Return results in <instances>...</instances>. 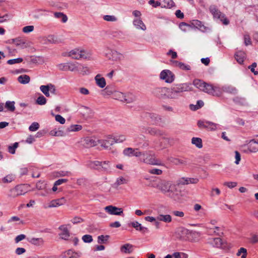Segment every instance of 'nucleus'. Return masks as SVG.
Masks as SVG:
<instances>
[{
  "label": "nucleus",
  "instance_id": "nucleus-1",
  "mask_svg": "<svg viewBox=\"0 0 258 258\" xmlns=\"http://www.w3.org/2000/svg\"><path fill=\"white\" fill-rule=\"evenodd\" d=\"M193 85L200 90L215 96L221 95L220 87L207 83L201 80L196 79L193 81Z\"/></svg>",
  "mask_w": 258,
  "mask_h": 258
},
{
  "label": "nucleus",
  "instance_id": "nucleus-2",
  "mask_svg": "<svg viewBox=\"0 0 258 258\" xmlns=\"http://www.w3.org/2000/svg\"><path fill=\"white\" fill-rule=\"evenodd\" d=\"M141 160L144 163L150 165H161V161L156 159L150 151H144V154H143V157H141Z\"/></svg>",
  "mask_w": 258,
  "mask_h": 258
},
{
  "label": "nucleus",
  "instance_id": "nucleus-3",
  "mask_svg": "<svg viewBox=\"0 0 258 258\" xmlns=\"http://www.w3.org/2000/svg\"><path fill=\"white\" fill-rule=\"evenodd\" d=\"M69 56L75 59H79L80 58L87 59L91 58V53L84 50L75 49L71 50L69 52Z\"/></svg>",
  "mask_w": 258,
  "mask_h": 258
},
{
  "label": "nucleus",
  "instance_id": "nucleus-4",
  "mask_svg": "<svg viewBox=\"0 0 258 258\" xmlns=\"http://www.w3.org/2000/svg\"><path fill=\"white\" fill-rule=\"evenodd\" d=\"M209 11L212 14L214 18L220 20L224 25L229 23V20L226 18L225 15L221 13L215 5H211L209 7Z\"/></svg>",
  "mask_w": 258,
  "mask_h": 258
},
{
  "label": "nucleus",
  "instance_id": "nucleus-5",
  "mask_svg": "<svg viewBox=\"0 0 258 258\" xmlns=\"http://www.w3.org/2000/svg\"><path fill=\"white\" fill-rule=\"evenodd\" d=\"M58 69L60 71H70L71 72H75L76 71H79L81 69L84 68V67L81 64L78 63H63L58 64L57 66Z\"/></svg>",
  "mask_w": 258,
  "mask_h": 258
},
{
  "label": "nucleus",
  "instance_id": "nucleus-6",
  "mask_svg": "<svg viewBox=\"0 0 258 258\" xmlns=\"http://www.w3.org/2000/svg\"><path fill=\"white\" fill-rule=\"evenodd\" d=\"M26 191L25 189V185L23 184L18 185L14 188L10 190L8 197L15 198L19 196L24 195Z\"/></svg>",
  "mask_w": 258,
  "mask_h": 258
},
{
  "label": "nucleus",
  "instance_id": "nucleus-7",
  "mask_svg": "<svg viewBox=\"0 0 258 258\" xmlns=\"http://www.w3.org/2000/svg\"><path fill=\"white\" fill-rule=\"evenodd\" d=\"M160 78L167 83H171L175 79V75L170 70H164L160 73Z\"/></svg>",
  "mask_w": 258,
  "mask_h": 258
},
{
  "label": "nucleus",
  "instance_id": "nucleus-8",
  "mask_svg": "<svg viewBox=\"0 0 258 258\" xmlns=\"http://www.w3.org/2000/svg\"><path fill=\"white\" fill-rule=\"evenodd\" d=\"M168 91L169 89L166 87H157L153 89L152 93L158 98L165 99Z\"/></svg>",
  "mask_w": 258,
  "mask_h": 258
},
{
  "label": "nucleus",
  "instance_id": "nucleus-9",
  "mask_svg": "<svg viewBox=\"0 0 258 258\" xmlns=\"http://www.w3.org/2000/svg\"><path fill=\"white\" fill-rule=\"evenodd\" d=\"M106 56L109 59L113 61H117L121 60L123 57V55L120 53L115 50L110 49L107 48L105 52Z\"/></svg>",
  "mask_w": 258,
  "mask_h": 258
},
{
  "label": "nucleus",
  "instance_id": "nucleus-10",
  "mask_svg": "<svg viewBox=\"0 0 258 258\" xmlns=\"http://www.w3.org/2000/svg\"><path fill=\"white\" fill-rule=\"evenodd\" d=\"M179 194L180 191L177 189V185L171 183L166 195L174 200L177 201L179 199Z\"/></svg>",
  "mask_w": 258,
  "mask_h": 258
},
{
  "label": "nucleus",
  "instance_id": "nucleus-11",
  "mask_svg": "<svg viewBox=\"0 0 258 258\" xmlns=\"http://www.w3.org/2000/svg\"><path fill=\"white\" fill-rule=\"evenodd\" d=\"M177 93L181 96V93L183 92L189 91L191 89V84L189 83H182L174 85L172 86Z\"/></svg>",
  "mask_w": 258,
  "mask_h": 258
},
{
  "label": "nucleus",
  "instance_id": "nucleus-12",
  "mask_svg": "<svg viewBox=\"0 0 258 258\" xmlns=\"http://www.w3.org/2000/svg\"><path fill=\"white\" fill-rule=\"evenodd\" d=\"M104 210L110 215L120 216L123 214V210L122 208H118L112 205L105 207Z\"/></svg>",
  "mask_w": 258,
  "mask_h": 258
},
{
  "label": "nucleus",
  "instance_id": "nucleus-13",
  "mask_svg": "<svg viewBox=\"0 0 258 258\" xmlns=\"http://www.w3.org/2000/svg\"><path fill=\"white\" fill-rule=\"evenodd\" d=\"M98 143L100 144L102 147L105 149H108L115 143L113 136L109 135L105 140H98Z\"/></svg>",
  "mask_w": 258,
  "mask_h": 258
},
{
  "label": "nucleus",
  "instance_id": "nucleus-14",
  "mask_svg": "<svg viewBox=\"0 0 258 258\" xmlns=\"http://www.w3.org/2000/svg\"><path fill=\"white\" fill-rule=\"evenodd\" d=\"M198 178L182 177L177 181L178 185H185L189 184H196L199 182Z\"/></svg>",
  "mask_w": 258,
  "mask_h": 258
},
{
  "label": "nucleus",
  "instance_id": "nucleus-15",
  "mask_svg": "<svg viewBox=\"0 0 258 258\" xmlns=\"http://www.w3.org/2000/svg\"><path fill=\"white\" fill-rule=\"evenodd\" d=\"M67 203V200L64 197L52 200L47 208H55L64 205Z\"/></svg>",
  "mask_w": 258,
  "mask_h": 258
},
{
  "label": "nucleus",
  "instance_id": "nucleus-16",
  "mask_svg": "<svg viewBox=\"0 0 258 258\" xmlns=\"http://www.w3.org/2000/svg\"><path fill=\"white\" fill-rule=\"evenodd\" d=\"M98 140H96L92 137H86L84 140V145L86 148H91L96 146Z\"/></svg>",
  "mask_w": 258,
  "mask_h": 258
},
{
  "label": "nucleus",
  "instance_id": "nucleus-17",
  "mask_svg": "<svg viewBox=\"0 0 258 258\" xmlns=\"http://www.w3.org/2000/svg\"><path fill=\"white\" fill-rule=\"evenodd\" d=\"M198 125L199 127L202 128H210L211 130H214L216 127L215 123L210 121H204L202 120H199L198 122Z\"/></svg>",
  "mask_w": 258,
  "mask_h": 258
},
{
  "label": "nucleus",
  "instance_id": "nucleus-18",
  "mask_svg": "<svg viewBox=\"0 0 258 258\" xmlns=\"http://www.w3.org/2000/svg\"><path fill=\"white\" fill-rule=\"evenodd\" d=\"M86 165L91 169L101 170V162L98 161H89L87 162Z\"/></svg>",
  "mask_w": 258,
  "mask_h": 258
},
{
  "label": "nucleus",
  "instance_id": "nucleus-19",
  "mask_svg": "<svg viewBox=\"0 0 258 258\" xmlns=\"http://www.w3.org/2000/svg\"><path fill=\"white\" fill-rule=\"evenodd\" d=\"M220 89L221 90V94L223 92H224L231 94L232 95H235L238 92L237 89L235 87L231 86H225L222 87V88H220Z\"/></svg>",
  "mask_w": 258,
  "mask_h": 258
},
{
  "label": "nucleus",
  "instance_id": "nucleus-20",
  "mask_svg": "<svg viewBox=\"0 0 258 258\" xmlns=\"http://www.w3.org/2000/svg\"><path fill=\"white\" fill-rule=\"evenodd\" d=\"M133 247L131 244L125 243L120 246V250L122 253L130 254L133 251Z\"/></svg>",
  "mask_w": 258,
  "mask_h": 258
},
{
  "label": "nucleus",
  "instance_id": "nucleus-21",
  "mask_svg": "<svg viewBox=\"0 0 258 258\" xmlns=\"http://www.w3.org/2000/svg\"><path fill=\"white\" fill-rule=\"evenodd\" d=\"M190 25V27L193 26L203 31L206 29V27L203 24L202 22L198 20H193Z\"/></svg>",
  "mask_w": 258,
  "mask_h": 258
},
{
  "label": "nucleus",
  "instance_id": "nucleus-22",
  "mask_svg": "<svg viewBox=\"0 0 258 258\" xmlns=\"http://www.w3.org/2000/svg\"><path fill=\"white\" fill-rule=\"evenodd\" d=\"M59 229L61 230L62 231L59 234L61 237V238L64 240L68 239V238L70 237V232L67 227H65L64 225H61L59 226Z\"/></svg>",
  "mask_w": 258,
  "mask_h": 258
},
{
  "label": "nucleus",
  "instance_id": "nucleus-23",
  "mask_svg": "<svg viewBox=\"0 0 258 258\" xmlns=\"http://www.w3.org/2000/svg\"><path fill=\"white\" fill-rule=\"evenodd\" d=\"M209 243L213 246L216 247H222V246L224 244L222 239L219 237L210 239Z\"/></svg>",
  "mask_w": 258,
  "mask_h": 258
},
{
  "label": "nucleus",
  "instance_id": "nucleus-24",
  "mask_svg": "<svg viewBox=\"0 0 258 258\" xmlns=\"http://www.w3.org/2000/svg\"><path fill=\"white\" fill-rule=\"evenodd\" d=\"M156 219L165 223H170L172 221V218L170 215L158 214L156 217Z\"/></svg>",
  "mask_w": 258,
  "mask_h": 258
},
{
  "label": "nucleus",
  "instance_id": "nucleus-25",
  "mask_svg": "<svg viewBox=\"0 0 258 258\" xmlns=\"http://www.w3.org/2000/svg\"><path fill=\"white\" fill-rule=\"evenodd\" d=\"M234 57L239 63L242 64L244 61L245 54L243 51H238L235 53Z\"/></svg>",
  "mask_w": 258,
  "mask_h": 258
},
{
  "label": "nucleus",
  "instance_id": "nucleus-26",
  "mask_svg": "<svg viewBox=\"0 0 258 258\" xmlns=\"http://www.w3.org/2000/svg\"><path fill=\"white\" fill-rule=\"evenodd\" d=\"M252 142V140L250 141L249 144L247 146V149L244 150V152L247 153L248 152L255 153L258 151V147Z\"/></svg>",
  "mask_w": 258,
  "mask_h": 258
},
{
  "label": "nucleus",
  "instance_id": "nucleus-27",
  "mask_svg": "<svg viewBox=\"0 0 258 258\" xmlns=\"http://www.w3.org/2000/svg\"><path fill=\"white\" fill-rule=\"evenodd\" d=\"M142 132L155 136H161L162 135V132L161 131L151 127H149V129H146L145 131L142 130Z\"/></svg>",
  "mask_w": 258,
  "mask_h": 258
},
{
  "label": "nucleus",
  "instance_id": "nucleus-28",
  "mask_svg": "<svg viewBox=\"0 0 258 258\" xmlns=\"http://www.w3.org/2000/svg\"><path fill=\"white\" fill-rule=\"evenodd\" d=\"M96 84L100 88H103L106 85V81L104 78L101 77L100 75H97L95 78Z\"/></svg>",
  "mask_w": 258,
  "mask_h": 258
},
{
  "label": "nucleus",
  "instance_id": "nucleus-29",
  "mask_svg": "<svg viewBox=\"0 0 258 258\" xmlns=\"http://www.w3.org/2000/svg\"><path fill=\"white\" fill-rule=\"evenodd\" d=\"M179 96V95L177 93V92L173 87H172L170 89H169V91L167 94V98L177 99Z\"/></svg>",
  "mask_w": 258,
  "mask_h": 258
},
{
  "label": "nucleus",
  "instance_id": "nucleus-30",
  "mask_svg": "<svg viewBox=\"0 0 258 258\" xmlns=\"http://www.w3.org/2000/svg\"><path fill=\"white\" fill-rule=\"evenodd\" d=\"M133 24L134 26L138 29L145 30L146 27L143 21L140 19H136L134 20Z\"/></svg>",
  "mask_w": 258,
  "mask_h": 258
},
{
  "label": "nucleus",
  "instance_id": "nucleus-31",
  "mask_svg": "<svg viewBox=\"0 0 258 258\" xmlns=\"http://www.w3.org/2000/svg\"><path fill=\"white\" fill-rule=\"evenodd\" d=\"M146 117L150 118L154 123H157L161 120L160 116L156 113H147L146 114Z\"/></svg>",
  "mask_w": 258,
  "mask_h": 258
},
{
  "label": "nucleus",
  "instance_id": "nucleus-32",
  "mask_svg": "<svg viewBox=\"0 0 258 258\" xmlns=\"http://www.w3.org/2000/svg\"><path fill=\"white\" fill-rule=\"evenodd\" d=\"M43 42H42L44 44H48L49 43H56L57 40L54 35H49L46 38H43Z\"/></svg>",
  "mask_w": 258,
  "mask_h": 258
},
{
  "label": "nucleus",
  "instance_id": "nucleus-33",
  "mask_svg": "<svg viewBox=\"0 0 258 258\" xmlns=\"http://www.w3.org/2000/svg\"><path fill=\"white\" fill-rule=\"evenodd\" d=\"M18 81L22 84H27L30 82V78L27 75H23L18 77Z\"/></svg>",
  "mask_w": 258,
  "mask_h": 258
},
{
  "label": "nucleus",
  "instance_id": "nucleus-34",
  "mask_svg": "<svg viewBox=\"0 0 258 258\" xmlns=\"http://www.w3.org/2000/svg\"><path fill=\"white\" fill-rule=\"evenodd\" d=\"M171 183L169 181H164L161 183V190L165 194L167 195L168 191V188L171 186Z\"/></svg>",
  "mask_w": 258,
  "mask_h": 258
},
{
  "label": "nucleus",
  "instance_id": "nucleus-35",
  "mask_svg": "<svg viewBox=\"0 0 258 258\" xmlns=\"http://www.w3.org/2000/svg\"><path fill=\"white\" fill-rule=\"evenodd\" d=\"M191 143L199 149L203 147L202 140L200 138H192L191 139Z\"/></svg>",
  "mask_w": 258,
  "mask_h": 258
},
{
  "label": "nucleus",
  "instance_id": "nucleus-36",
  "mask_svg": "<svg viewBox=\"0 0 258 258\" xmlns=\"http://www.w3.org/2000/svg\"><path fill=\"white\" fill-rule=\"evenodd\" d=\"M110 236L108 235H99L97 237V242L99 244L106 243L109 238Z\"/></svg>",
  "mask_w": 258,
  "mask_h": 258
},
{
  "label": "nucleus",
  "instance_id": "nucleus-37",
  "mask_svg": "<svg viewBox=\"0 0 258 258\" xmlns=\"http://www.w3.org/2000/svg\"><path fill=\"white\" fill-rule=\"evenodd\" d=\"M29 242L32 244L39 246L43 244L44 240L42 238H32Z\"/></svg>",
  "mask_w": 258,
  "mask_h": 258
},
{
  "label": "nucleus",
  "instance_id": "nucleus-38",
  "mask_svg": "<svg viewBox=\"0 0 258 258\" xmlns=\"http://www.w3.org/2000/svg\"><path fill=\"white\" fill-rule=\"evenodd\" d=\"M15 101H7L5 104V107L8 110L13 112L15 110Z\"/></svg>",
  "mask_w": 258,
  "mask_h": 258
},
{
  "label": "nucleus",
  "instance_id": "nucleus-39",
  "mask_svg": "<svg viewBox=\"0 0 258 258\" xmlns=\"http://www.w3.org/2000/svg\"><path fill=\"white\" fill-rule=\"evenodd\" d=\"M12 43L15 44L17 46H20L21 48H23L26 47L25 42L19 38L12 39L11 40Z\"/></svg>",
  "mask_w": 258,
  "mask_h": 258
},
{
  "label": "nucleus",
  "instance_id": "nucleus-40",
  "mask_svg": "<svg viewBox=\"0 0 258 258\" xmlns=\"http://www.w3.org/2000/svg\"><path fill=\"white\" fill-rule=\"evenodd\" d=\"M135 151V149L128 147L123 150V154L124 156L132 157L134 156Z\"/></svg>",
  "mask_w": 258,
  "mask_h": 258
},
{
  "label": "nucleus",
  "instance_id": "nucleus-41",
  "mask_svg": "<svg viewBox=\"0 0 258 258\" xmlns=\"http://www.w3.org/2000/svg\"><path fill=\"white\" fill-rule=\"evenodd\" d=\"M162 8H171L174 6V2L172 0H162Z\"/></svg>",
  "mask_w": 258,
  "mask_h": 258
},
{
  "label": "nucleus",
  "instance_id": "nucleus-42",
  "mask_svg": "<svg viewBox=\"0 0 258 258\" xmlns=\"http://www.w3.org/2000/svg\"><path fill=\"white\" fill-rule=\"evenodd\" d=\"M113 140L115 143H120L125 141L126 137L123 135H120L118 136H113Z\"/></svg>",
  "mask_w": 258,
  "mask_h": 258
},
{
  "label": "nucleus",
  "instance_id": "nucleus-43",
  "mask_svg": "<svg viewBox=\"0 0 258 258\" xmlns=\"http://www.w3.org/2000/svg\"><path fill=\"white\" fill-rule=\"evenodd\" d=\"M54 17L56 18H60L62 17V20H61L62 23H66L68 21V17L66 15L61 12H55L54 14Z\"/></svg>",
  "mask_w": 258,
  "mask_h": 258
},
{
  "label": "nucleus",
  "instance_id": "nucleus-44",
  "mask_svg": "<svg viewBox=\"0 0 258 258\" xmlns=\"http://www.w3.org/2000/svg\"><path fill=\"white\" fill-rule=\"evenodd\" d=\"M82 126L79 124L71 125L67 128L68 132H78L81 130Z\"/></svg>",
  "mask_w": 258,
  "mask_h": 258
},
{
  "label": "nucleus",
  "instance_id": "nucleus-45",
  "mask_svg": "<svg viewBox=\"0 0 258 258\" xmlns=\"http://www.w3.org/2000/svg\"><path fill=\"white\" fill-rule=\"evenodd\" d=\"M40 89L41 91L46 96V97H49L50 96V93H49V90L48 86L47 85H41L40 87Z\"/></svg>",
  "mask_w": 258,
  "mask_h": 258
},
{
  "label": "nucleus",
  "instance_id": "nucleus-46",
  "mask_svg": "<svg viewBox=\"0 0 258 258\" xmlns=\"http://www.w3.org/2000/svg\"><path fill=\"white\" fill-rule=\"evenodd\" d=\"M114 97L116 99L119 100L123 102L124 100L125 94H124L122 92L116 91L114 92Z\"/></svg>",
  "mask_w": 258,
  "mask_h": 258
},
{
  "label": "nucleus",
  "instance_id": "nucleus-47",
  "mask_svg": "<svg viewBox=\"0 0 258 258\" xmlns=\"http://www.w3.org/2000/svg\"><path fill=\"white\" fill-rule=\"evenodd\" d=\"M136 99L135 97L132 94H128L125 95L124 100L123 101L127 103H130L134 101Z\"/></svg>",
  "mask_w": 258,
  "mask_h": 258
},
{
  "label": "nucleus",
  "instance_id": "nucleus-48",
  "mask_svg": "<svg viewBox=\"0 0 258 258\" xmlns=\"http://www.w3.org/2000/svg\"><path fill=\"white\" fill-rule=\"evenodd\" d=\"M49 134L53 136H63L64 135L63 131L61 130L57 131L56 129L51 130Z\"/></svg>",
  "mask_w": 258,
  "mask_h": 258
},
{
  "label": "nucleus",
  "instance_id": "nucleus-49",
  "mask_svg": "<svg viewBox=\"0 0 258 258\" xmlns=\"http://www.w3.org/2000/svg\"><path fill=\"white\" fill-rule=\"evenodd\" d=\"M36 103L40 105H44L46 103V99L43 95H41L36 99Z\"/></svg>",
  "mask_w": 258,
  "mask_h": 258
},
{
  "label": "nucleus",
  "instance_id": "nucleus-50",
  "mask_svg": "<svg viewBox=\"0 0 258 258\" xmlns=\"http://www.w3.org/2000/svg\"><path fill=\"white\" fill-rule=\"evenodd\" d=\"M23 59L21 57H19L14 59H9L7 61V63L9 64H13L15 63H19L23 61Z\"/></svg>",
  "mask_w": 258,
  "mask_h": 258
},
{
  "label": "nucleus",
  "instance_id": "nucleus-51",
  "mask_svg": "<svg viewBox=\"0 0 258 258\" xmlns=\"http://www.w3.org/2000/svg\"><path fill=\"white\" fill-rule=\"evenodd\" d=\"M71 173L67 171H59L56 172V176L57 177L69 176Z\"/></svg>",
  "mask_w": 258,
  "mask_h": 258
},
{
  "label": "nucleus",
  "instance_id": "nucleus-52",
  "mask_svg": "<svg viewBox=\"0 0 258 258\" xmlns=\"http://www.w3.org/2000/svg\"><path fill=\"white\" fill-rule=\"evenodd\" d=\"M18 147V143L17 142L15 143L13 146H9L8 147V151L12 154L15 153V150Z\"/></svg>",
  "mask_w": 258,
  "mask_h": 258
},
{
  "label": "nucleus",
  "instance_id": "nucleus-53",
  "mask_svg": "<svg viewBox=\"0 0 258 258\" xmlns=\"http://www.w3.org/2000/svg\"><path fill=\"white\" fill-rule=\"evenodd\" d=\"M39 128V124L38 122H33L29 127V130L31 132H35Z\"/></svg>",
  "mask_w": 258,
  "mask_h": 258
},
{
  "label": "nucleus",
  "instance_id": "nucleus-54",
  "mask_svg": "<svg viewBox=\"0 0 258 258\" xmlns=\"http://www.w3.org/2000/svg\"><path fill=\"white\" fill-rule=\"evenodd\" d=\"M241 253H243L241 255V258H246L247 255V250L245 248L241 247L238 250L237 253V255L239 256Z\"/></svg>",
  "mask_w": 258,
  "mask_h": 258
},
{
  "label": "nucleus",
  "instance_id": "nucleus-55",
  "mask_svg": "<svg viewBox=\"0 0 258 258\" xmlns=\"http://www.w3.org/2000/svg\"><path fill=\"white\" fill-rule=\"evenodd\" d=\"M109 161L101 162V170L107 171L109 169Z\"/></svg>",
  "mask_w": 258,
  "mask_h": 258
},
{
  "label": "nucleus",
  "instance_id": "nucleus-56",
  "mask_svg": "<svg viewBox=\"0 0 258 258\" xmlns=\"http://www.w3.org/2000/svg\"><path fill=\"white\" fill-rule=\"evenodd\" d=\"M149 4L154 8L161 6L162 8V4L161 2L155 1L154 0H149Z\"/></svg>",
  "mask_w": 258,
  "mask_h": 258
},
{
  "label": "nucleus",
  "instance_id": "nucleus-57",
  "mask_svg": "<svg viewBox=\"0 0 258 258\" xmlns=\"http://www.w3.org/2000/svg\"><path fill=\"white\" fill-rule=\"evenodd\" d=\"M82 240L85 243H90L93 241V238L91 235L86 234L82 237Z\"/></svg>",
  "mask_w": 258,
  "mask_h": 258
},
{
  "label": "nucleus",
  "instance_id": "nucleus-58",
  "mask_svg": "<svg viewBox=\"0 0 258 258\" xmlns=\"http://www.w3.org/2000/svg\"><path fill=\"white\" fill-rule=\"evenodd\" d=\"M103 19L106 21L115 22L117 21V18L114 16L105 15L103 17Z\"/></svg>",
  "mask_w": 258,
  "mask_h": 258
},
{
  "label": "nucleus",
  "instance_id": "nucleus-59",
  "mask_svg": "<svg viewBox=\"0 0 258 258\" xmlns=\"http://www.w3.org/2000/svg\"><path fill=\"white\" fill-rule=\"evenodd\" d=\"M257 66V63L256 62H253L250 66L248 67V69H250L251 72H252L254 75H258V72L255 70V68Z\"/></svg>",
  "mask_w": 258,
  "mask_h": 258
},
{
  "label": "nucleus",
  "instance_id": "nucleus-60",
  "mask_svg": "<svg viewBox=\"0 0 258 258\" xmlns=\"http://www.w3.org/2000/svg\"><path fill=\"white\" fill-rule=\"evenodd\" d=\"M249 240L252 244L258 243V235L256 234H252L251 236L249 238Z\"/></svg>",
  "mask_w": 258,
  "mask_h": 258
},
{
  "label": "nucleus",
  "instance_id": "nucleus-61",
  "mask_svg": "<svg viewBox=\"0 0 258 258\" xmlns=\"http://www.w3.org/2000/svg\"><path fill=\"white\" fill-rule=\"evenodd\" d=\"M14 180V177L12 175H8L3 179L4 183H10Z\"/></svg>",
  "mask_w": 258,
  "mask_h": 258
},
{
  "label": "nucleus",
  "instance_id": "nucleus-62",
  "mask_svg": "<svg viewBox=\"0 0 258 258\" xmlns=\"http://www.w3.org/2000/svg\"><path fill=\"white\" fill-rule=\"evenodd\" d=\"M171 162L176 165L185 164L186 163L185 161L179 158H173Z\"/></svg>",
  "mask_w": 258,
  "mask_h": 258
},
{
  "label": "nucleus",
  "instance_id": "nucleus-63",
  "mask_svg": "<svg viewBox=\"0 0 258 258\" xmlns=\"http://www.w3.org/2000/svg\"><path fill=\"white\" fill-rule=\"evenodd\" d=\"M34 26L32 25L27 26L23 28V32L25 33H28L33 31Z\"/></svg>",
  "mask_w": 258,
  "mask_h": 258
},
{
  "label": "nucleus",
  "instance_id": "nucleus-64",
  "mask_svg": "<svg viewBox=\"0 0 258 258\" xmlns=\"http://www.w3.org/2000/svg\"><path fill=\"white\" fill-rule=\"evenodd\" d=\"M55 119L56 121L59 122L60 123L63 124L66 122V119L62 116L59 114H57L55 115Z\"/></svg>",
  "mask_w": 258,
  "mask_h": 258
}]
</instances>
